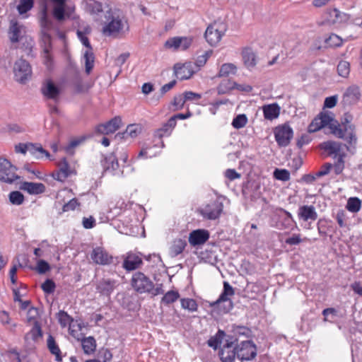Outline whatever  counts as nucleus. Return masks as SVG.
Masks as SVG:
<instances>
[{"mask_svg":"<svg viewBox=\"0 0 362 362\" xmlns=\"http://www.w3.org/2000/svg\"><path fill=\"white\" fill-rule=\"evenodd\" d=\"M352 119L353 115L349 112H345L344 117L341 119V139L346 141L344 144L341 143V165H343V158L346 156L344 148L351 155L356 151L357 138L354 132L355 127L351 124ZM342 168L343 166H341V171Z\"/></svg>","mask_w":362,"mask_h":362,"instance_id":"f257e3e1","label":"nucleus"},{"mask_svg":"<svg viewBox=\"0 0 362 362\" xmlns=\"http://www.w3.org/2000/svg\"><path fill=\"white\" fill-rule=\"evenodd\" d=\"M103 33L107 36H112L123 32L127 27V21L123 11L117 8H109L106 10Z\"/></svg>","mask_w":362,"mask_h":362,"instance_id":"f03ea898","label":"nucleus"},{"mask_svg":"<svg viewBox=\"0 0 362 362\" xmlns=\"http://www.w3.org/2000/svg\"><path fill=\"white\" fill-rule=\"evenodd\" d=\"M325 129L326 134H339V124L335 119L334 114L329 110H322L311 122L308 126V132H316Z\"/></svg>","mask_w":362,"mask_h":362,"instance_id":"7ed1b4c3","label":"nucleus"},{"mask_svg":"<svg viewBox=\"0 0 362 362\" xmlns=\"http://www.w3.org/2000/svg\"><path fill=\"white\" fill-rule=\"evenodd\" d=\"M235 295L234 288L228 281H223V290L218 298L209 303L212 308L211 312L217 315H222L229 313L233 308V303L230 299Z\"/></svg>","mask_w":362,"mask_h":362,"instance_id":"20e7f679","label":"nucleus"},{"mask_svg":"<svg viewBox=\"0 0 362 362\" xmlns=\"http://www.w3.org/2000/svg\"><path fill=\"white\" fill-rule=\"evenodd\" d=\"M227 30L226 23L219 21H215L207 27L204 37L209 45L215 46L221 41Z\"/></svg>","mask_w":362,"mask_h":362,"instance_id":"39448f33","label":"nucleus"},{"mask_svg":"<svg viewBox=\"0 0 362 362\" xmlns=\"http://www.w3.org/2000/svg\"><path fill=\"white\" fill-rule=\"evenodd\" d=\"M131 286L138 293H148L153 288V282L143 272H136L132 276Z\"/></svg>","mask_w":362,"mask_h":362,"instance_id":"423d86ee","label":"nucleus"},{"mask_svg":"<svg viewBox=\"0 0 362 362\" xmlns=\"http://www.w3.org/2000/svg\"><path fill=\"white\" fill-rule=\"evenodd\" d=\"M14 79L22 84L25 83L31 77L32 69L30 64L23 59L16 60L13 65Z\"/></svg>","mask_w":362,"mask_h":362,"instance_id":"0eeeda50","label":"nucleus"},{"mask_svg":"<svg viewBox=\"0 0 362 362\" xmlns=\"http://www.w3.org/2000/svg\"><path fill=\"white\" fill-rule=\"evenodd\" d=\"M223 210V204L218 200H214L198 209L202 217L207 220L218 219Z\"/></svg>","mask_w":362,"mask_h":362,"instance_id":"6e6552de","label":"nucleus"},{"mask_svg":"<svg viewBox=\"0 0 362 362\" xmlns=\"http://www.w3.org/2000/svg\"><path fill=\"white\" fill-rule=\"evenodd\" d=\"M237 358L243 361H251L257 356L256 345L251 340L241 341L236 345Z\"/></svg>","mask_w":362,"mask_h":362,"instance_id":"1a4fd4ad","label":"nucleus"},{"mask_svg":"<svg viewBox=\"0 0 362 362\" xmlns=\"http://www.w3.org/2000/svg\"><path fill=\"white\" fill-rule=\"evenodd\" d=\"M17 168L11 163L3 158L0 162V180L6 183H13L20 177L16 174Z\"/></svg>","mask_w":362,"mask_h":362,"instance_id":"9d476101","label":"nucleus"},{"mask_svg":"<svg viewBox=\"0 0 362 362\" xmlns=\"http://www.w3.org/2000/svg\"><path fill=\"white\" fill-rule=\"evenodd\" d=\"M237 341L236 339L233 337L228 336V339L226 340V343L219 351V356L222 362H233L236 354V346H233L234 344Z\"/></svg>","mask_w":362,"mask_h":362,"instance_id":"9b49d317","label":"nucleus"},{"mask_svg":"<svg viewBox=\"0 0 362 362\" xmlns=\"http://www.w3.org/2000/svg\"><path fill=\"white\" fill-rule=\"evenodd\" d=\"M293 136V129L288 124L278 126L274 129L275 139L279 146H287Z\"/></svg>","mask_w":362,"mask_h":362,"instance_id":"f8f14e48","label":"nucleus"},{"mask_svg":"<svg viewBox=\"0 0 362 362\" xmlns=\"http://www.w3.org/2000/svg\"><path fill=\"white\" fill-rule=\"evenodd\" d=\"M361 96V94L359 87L356 85L350 86L346 89V90L343 93V107L345 109L346 107H350L353 105H356L359 101Z\"/></svg>","mask_w":362,"mask_h":362,"instance_id":"ddd939ff","label":"nucleus"},{"mask_svg":"<svg viewBox=\"0 0 362 362\" xmlns=\"http://www.w3.org/2000/svg\"><path fill=\"white\" fill-rule=\"evenodd\" d=\"M339 175V158L337 159L334 163H325L316 172V176L320 177L328 176L329 178L334 182H338V176Z\"/></svg>","mask_w":362,"mask_h":362,"instance_id":"4468645a","label":"nucleus"},{"mask_svg":"<svg viewBox=\"0 0 362 362\" xmlns=\"http://www.w3.org/2000/svg\"><path fill=\"white\" fill-rule=\"evenodd\" d=\"M54 4L52 15L59 22H62L65 18H69V8L66 6L67 0H50Z\"/></svg>","mask_w":362,"mask_h":362,"instance_id":"2eb2a0df","label":"nucleus"},{"mask_svg":"<svg viewBox=\"0 0 362 362\" xmlns=\"http://www.w3.org/2000/svg\"><path fill=\"white\" fill-rule=\"evenodd\" d=\"M26 28L16 21H11L8 28V34L9 40L12 43L19 42L25 35Z\"/></svg>","mask_w":362,"mask_h":362,"instance_id":"dca6fc26","label":"nucleus"},{"mask_svg":"<svg viewBox=\"0 0 362 362\" xmlns=\"http://www.w3.org/2000/svg\"><path fill=\"white\" fill-rule=\"evenodd\" d=\"M90 257L95 264L101 265L110 264L113 260L112 256L101 247L94 248Z\"/></svg>","mask_w":362,"mask_h":362,"instance_id":"f3484780","label":"nucleus"},{"mask_svg":"<svg viewBox=\"0 0 362 362\" xmlns=\"http://www.w3.org/2000/svg\"><path fill=\"white\" fill-rule=\"evenodd\" d=\"M318 147L322 151L324 157L339 158V143L328 140L320 144Z\"/></svg>","mask_w":362,"mask_h":362,"instance_id":"a211bd4d","label":"nucleus"},{"mask_svg":"<svg viewBox=\"0 0 362 362\" xmlns=\"http://www.w3.org/2000/svg\"><path fill=\"white\" fill-rule=\"evenodd\" d=\"M121 124V117L117 116L106 123L98 125L95 128V131L101 134H112L119 129Z\"/></svg>","mask_w":362,"mask_h":362,"instance_id":"6ab92c4d","label":"nucleus"},{"mask_svg":"<svg viewBox=\"0 0 362 362\" xmlns=\"http://www.w3.org/2000/svg\"><path fill=\"white\" fill-rule=\"evenodd\" d=\"M192 42V38L189 37H174L169 38L165 43L167 48H173L177 49L180 48L182 50L188 49Z\"/></svg>","mask_w":362,"mask_h":362,"instance_id":"aec40b11","label":"nucleus"},{"mask_svg":"<svg viewBox=\"0 0 362 362\" xmlns=\"http://www.w3.org/2000/svg\"><path fill=\"white\" fill-rule=\"evenodd\" d=\"M41 92L45 98L57 102L60 95L59 88L52 82V80H47L41 88Z\"/></svg>","mask_w":362,"mask_h":362,"instance_id":"412c9836","label":"nucleus"},{"mask_svg":"<svg viewBox=\"0 0 362 362\" xmlns=\"http://www.w3.org/2000/svg\"><path fill=\"white\" fill-rule=\"evenodd\" d=\"M117 286V280L103 278L98 282L96 289L100 294L109 296Z\"/></svg>","mask_w":362,"mask_h":362,"instance_id":"4be33fe9","label":"nucleus"},{"mask_svg":"<svg viewBox=\"0 0 362 362\" xmlns=\"http://www.w3.org/2000/svg\"><path fill=\"white\" fill-rule=\"evenodd\" d=\"M75 173V171L70 168L66 159L64 158L59 163V170L52 174V177L56 180L64 182L68 177Z\"/></svg>","mask_w":362,"mask_h":362,"instance_id":"5701e85b","label":"nucleus"},{"mask_svg":"<svg viewBox=\"0 0 362 362\" xmlns=\"http://www.w3.org/2000/svg\"><path fill=\"white\" fill-rule=\"evenodd\" d=\"M142 264V259L139 255L129 252L124 259L122 267L125 270L129 272L139 268Z\"/></svg>","mask_w":362,"mask_h":362,"instance_id":"b1692460","label":"nucleus"},{"mask_svg":"<svg viewBox=\"0 0 362 362\" xmlns=\"http://www.w3.org/2000/svg\"><path fill=\"white\" fill-rule=\"evenodd\" d=\"M209 238V233L206 230L198 229L189 233V243L192 246L202 245Z\"/></svg>","mask_w":362,"mask_h":362,"instance_id":"393cba45","label":"nucleus"},{"mask_svg":"<svg viewBox=\"0 0 362 362\" xmlns=\"http://www.w3.org/2000/svg\"><path fill=\"white\" fill-rule=\"evenodd\" d=\"M298 216L304 221H314L317 218V214L313 206L303 205L299 207Z\"/></svg>","mask_w":362,"mask_h":362,"instance_id":"a878e982","label":"nucleus"},{"mask_svg":"<svg viewBox=\"0 0 362 362\" xmlns=\"http://www.w3.org/2000/svg\"><path fill=\"white\" fill-rule=\"evenodd\" d=\"M28 152L35 159H42L44 156L49 158V153L44 149L40 144L29 143Z\"/></svg>","mask_w":362,"mask_h":362,"instance_id":"bb28decb","label":"nucleus"},{"mask_svg":"<svg viewBox=\"0 0 362 362\" xmlns=\"http://www.w3.org/2000/svg\"><path fill=\"white\" fill-rule=\"evenodd\" d=\"M142 127L139 124H132L127 126L126 130L122 133H119L116 135V137L119 139H134L141 133Z\"/></svg>","mask_w":362,"mask_h":362,"instance_id":"cd10ccee","label":"nucleus"},{"mask_svg":"<svg viewBox=\"0 0 362 362\" xmlns=\"http://www.w3.org/2000/svg\"><path fill=\"white\" fill-rule=\"evenodd\" d=\"M174 72L176 77L180 80L188 79L194 74V71L191 69L190 64H185L182 65L175 64L174 66Z\"/></svg>","mask_w":362,"mask_h":362,"instance_id":"c85d7f7f","label":"nucleus"},{"mask_svg":"<svg viewBox=\"0 0 362 362\" xmlns=\"http://www.w3.org/2000/svg\"><path fill=\"white\" fill-rule=\"evenodd\" d=\"M280 110L281 108L277 103L265 105L262 107L264 117L269 120L277 118L280 114Z\"/></svg>","mask_w":362,"mask_h":362,"instance_id":"c756f323","label":"nucleus"},{"mask_svg":"<svg viewBox=\"0 0 362 362\" xmlns=\"http://www.w3.org/2000/svg\"><path fill=\"white\" fill-rule=\"evenodd\" d=\"M21 189L30 194H39L45 191V186L42 183L24 182Z\"/></svg>","mask_w":362,"mask_h":362,"instance_id":"7c9ffc66","label":"nucleus"},{"mask_svg":"<svg viewBox=\"0 0 362 362\" xmlns=\"http://www.w3.org/2000/svg\"><path fill=\"white\" fill-rule=\"evenodd\" d=\"M241 54L245 66L252 68L256 65V54L250 47L243 48Z\"/></svg>","mask_w":362,"mask_h":362,"instance_id":"2f4dec72","label":"nucleus"},{"mask_svg":"<svg viewBox=\"0 0 362 362\" xmlns=\"http://www.w3.org/2000/svg\"><path fill=\"white\" fill-rule=\"evenodd\" d=\"M175 125L176 122L174 121V119L170 118L167 122L163 124L160 128L158 129L155 132L154 136L159 139L165 136H169Z\"/></svg>","mask_w":362,"mask_h":362,"instance_id":"473e14b6","label":"nucleus"},{"mask_svg":"<svg viewBox=\"0 0 362 362\" xmlns=\"http://www.w3.org/2000/svg\"><path fill=\"white\" fill-rule=\"evenodd\" d=\"M40 23L42 30L47 31V33L54 28V23L48 16L47 7L46 5L44 6L41 11Z\"/></svg>","mask_w":362,"mask_h":362,"instance_id":"72a5a7b5","label":"nucleus"},{"mask_svg":"<svg viewBox=\"0 0 362 362\" xmlns=\"http://www.w3.org/2000/svg\"><path fill=\"white\" fill-rule=\"evenodd\" d=\"M47 348L50 353L55 356V360L57 361H62V357L61 355V351L59 346L57 344L54 338L52 335H49L47 340Z\"/></svg>","mask_w":362,"mask_h":362,"instance_id":"f704fd0d","label":"nucleus"},{"mask_svg":"<svg viewBox=\"0 0 362 362\" xmlns=\"http://www.w3.org/2000/svg\"><path fill=\"white\" fill-rule=\"evenodd\" d=\"M101 162L105 170H116L119 167L117 158L114 153H110L105 156Z\"/></svg>","mask_w":362,"mask_h":362,"instance_id":"c9c22d12","label":"nucleus"},{"mask_svg":"<svg viewBox=\"0 0 362 362\" xmlns=\"http://www.w3.org/2000/svg\"><path fill=\"white\" fill-rule=\"evenodd\" d=\"M186 246L187 243L185 240L181 238L175 239L170 248V256L175 257L181 254Z\"/></svg>","mask_w":362,"mask_h":362,"instance_id":"e433bc0d","label":"nucleus"},{"mask_svg":"<svg viewBox=\"0 0 362 362\" xmlns=\"http://www.w3.org/2000/svg\"><path fill=\"white\" fill-rule=\"evenodd\" d=\"M39 316L38 309L35 307H31L28 309L27 313V320L30 322H33L35 325L34 329H36L39 335H42V331L40 326L37 321V318Z\"/></svg>","mask_w":362,"mask_h":362,"instance_id":"4c0bfd02","label":"nucleus"},{"mask_svg":"<svg viewBox=\"0 0 362 362\" xmlns=\"http://www.w3.org/2000/svg\"><path fill=\"white\" fill-rule=\"evenodd\" d=\"M237 66L233 63H225L221 65L218 76L227 77L230 75H235L237 73Z\"/></svg>","mask_w":362,"mask_h":362,"instance_id":"58836bf2","label":"nucleus"},{"mask_svg":"<svg viewBox=\"0 0 362 362\" xmlns=\"http://www.w3.org/2000/svg\"><path fill=\"white\" fill-rule=\"evenodd\" d=\"M81 344L85 354H90L95 351L96 342L93 337H88L83 339Z\"/></svg>","mask_w":362,"mask_h":362,"instance_id":"ea45409f","label":"nucleus"},{"mask_svg":"<svg viewBox=\"0 0 362 362\" xmlns=\"http://www.w3.org/2000/svg\"><path fill=\"white\" fill-rule=\"evenodd\" d=\"M236 86V82L226 79L223 80L218 86V94H225L232 90L235 89Z\"/></svg>","mask_w":362,"mask_h":362,"instance_id":"a19ab883","label":"nucleus"},{"mask_svg":"<svg viewBox=\"0 0 362 362\" xmlns=\"http://www.w3.org/2000/svg\"><path fill=\"white\" fill-rule=\"evenodd\" d=\"M225 336L226 333L224 332V331L219 329L215 336L211 337L208 340L207 344L210 347L214 349H217V348L221 345V341Z\"/></svg>","mask_w":362,"mask_h":362,"instance_id":"79ce46f5","label":"nucleus"},{"mask_svg":"<svg viewBox=\"0 0 362 362\" xmlns=\"http://www.w3.org/2000/svg\"><path fill=\"white\" fill-rule=\"evenodd\" d=\"M86 9L91 14H98L103 11L102 4L95 0H88L86 4Z\"/></svg>","mask_w":362,"mask_h":362,"instance_id":"37998d69","label":"nucleus"},{"mask_svg":"<svg viewBox=\"0 0 362 362\" xmlns=\"http://www.w3.org/2000/svg\"><path fill=\"white\" fill-rule=\"evenodd\" d=\"M86 73L89 74L94 66L95 57L92 50H86L83 54Z\"/></svg>","mask_w":362,"mask_h":362,"instance_id":"c03bdc74","label":"nucleus"},{"mask_svg":"<svg viewBox=\"0 0 362 362\" xmlns=\"http://www.w3.org/2000/svg\"><path fill=\"white\" fill-rule=\"evenodd\" d=\"M361 207V201L358 197H350L347 201L346 206V209L352 213H356L359 211Z\"/></svg>","mask_w":362,"mask_h":362,"instance_id":"a18cd8bd","label":"nucleus"},{"mask_svg":"<svg viewBox=\"0 0 362 362\" xmlns=\"http://www.w3.org/2000/svg\"><path fill=\"white\" fill-rule=\"evenodd\" d=\"M34 6V0H21L17 10L20 14H24L31 10Z\"/></svg>","mask_w":362,"mask_h":362,"instance_id":"49530a36","label":"nucleus"},{"mask_svg":"<svg viewBox=\"0 0 362 362\" xmlns=\"http://www.w3.org/2000/svg\"><path fill=\"white\" fill-rule=\"evenodd\" d=\"M247 121L246 115L240 114L233 119L232 126L236 129H240L247 124Z\"/></svg>","mask_w":362,"mask_h":362,"instance_id":"de8ad7c7","label":"nucleus"},{"mask_svg":"<svg viewBox=\"0 0 362 362\" xmlns=\"http://www.w3.org/2000/svg\"><path fill=\"white\" fill-rule=\"evenodd\" d=\"M179 297L180 294L177 291H170L163 296L161 299V303L165 305H169L176 301Z\"/></svg>","mask_w":362,"mask_h":362,"instance_id":"09e8293b","label":"nucleus"},{"mask_svg":"<svg viewBox=\"0 0 362 362\" xmlns=\"http://www.w3.org/2000/svg\"><path fill=\"white\" fill-rule=\"evenodd\" d=\"M181 306L183 309L188 310L190 312H194L197 310V303L196 300L192 298L181 299Z\"/></svg>","mask_w":362,"mask_h":362,"instance_id":"8fccbe9b","label":"nucleus"},{"mask_svg":"<svg viewBox=\"0 0 362 362\" xmlns=\"http://www.w3.org/2000/svg\"><path fill=\"white\" fill-rule=\"evenodd\" d=\"M9 201L12 204L21 205L24 202V196L19 191H13L9 194Z\"/></svg>","mask_w":362,"mask_h":362,"instance_id":"3c124183","label":"nucleus"},{"mask_svg":"<svg viewBox=\"0 0 362 362\" xmlns=\"http://www.w3.org/2000/svg\"><path fill=\"white\" fill-rule=\"evenodd\" d=\"M41 39L43 43V51L44 53H48L51 49V36L45 30H42L41 32Z\"/></svg>","mask_w":362,"mask_h":362,"instance_id":"603ef678","label":"nucleus"},{"mask_svg":"<svg viewBox=\"0 0 362 362\" xmlns=\"http://www.w3.org/2000/svg\"><path fill=\"white\" fill-rule=\"evenodd\" d=\"M275 179L281 181H288L290 180V173L286 169H275L274 171Z\"/></svg>","mask_w":362,"mask_h":362,"instance_id":"864d4df0","label":"nucleus"},{"mask_svg":"<svg viewBox=\"0 0 362 362\" xmlns=\"http://www.w3.org/2000/svg\"><path fill=\"white\" fill-rule=\"evenodd\" d=\"M57 318L62 327H66L71 320V317L64 310H60L57 313Z\"/></svg>","mask_w":362,"mask_h":362,"instance_id":"5fc2aeb1","label":"nucleus"},{"mask_svg":"<svg viewBox=\"0 0 362 362\" xmlns=\"http://www.w3.org/2000/svg\"><path fill=\"white\" fill-rule=\"evenodd\" d=\"M84 138L76 139L71 140L69 144L64 147L65 151L69 154H74V149L78 146L82 141H84Z\"/></svg>","mask_w":362,"mask_h":362,"instance_id":"6e6d98bb","label":"nucleus"},{"mask_svg":"<svg viewBox=\"0 0 362 362\" xmlns=\"http://www.w3.org/2000/svg\"><path fill=\"white\" fill-rule=\"evenodd\" d=\"M42 289L45 293L50 294L54 291L55 284L52 279H47L41 286Z\"/></svg>","mask_w":362,"mask_h":362,"instance_id":"4d7b16f0","label":"nucleus"},{"mask_svg":"<svg viewBox=\"0 0 362 362\" xmlns=\"http://www.w3.org/2000/svg\"><path fill=\"white\" fill-rule=\"evenodd\" d=\"M322 314L325 321L332 322L337 316V311L334 308H326L322 311Z\"/></svg>","mask_w":362,"mask_h":362,"instance_id":"13d9d810","label":"nucleus"},{"mask_svg":"<svg viewBox=\"0 0 362 362\" xmlns=\"http://www.w3.org/2000/svg\"><path fill=\"white\" fill-rule=\"evenodd\" d=\"M79 205L80 203L78 202V199L76 198H74L63 205L62 212L74 211Z\"/></svg>","mask_w":362,"mask_h":362,"instance_id":"bf43d9fd","label":"nucleus"},{"mask_svg":"<svg viewBox=\"0 0 362 362\" xmlns=\"http://www.w3.org/2000/svg\"><path fill=\"white\" fill-rule=\"evenodd\" d=\"M72 85L74 88L75 92L81 93L85 91V88L82 83V80L78 74H77L72 82Z\"/></svg>","mask_w":362,"mask_h":362,"instance_id":"052dcab7","label":"nucleus"},{"mask_svg":"<svg viewBox=\"0 0 362 362\" xmlns=\"http://www.w3.org/2000/svg\"><path fill=\"white\" fill-rule=\"evenodd\" d=\"M327 13L328 15L327 21L332 23H334L339 16V11L337 8L327 9Z\"/></svg>","mask_w":362,"mask_h":362,"instance_id":"680f3d73","label":"nucleus"},{"mask_svg":"<svg viewBox=\"0 0 362 362\" xmlns=\"http://www.w3.org/2000/svg\"><path fill=\"white\" fill-rule=\"evenodd\" d=\"M98 357L102 360L101 362H108L112 358L111 351L107 349H103L98 353Z\"/></svg>","mask_w":362,"mask_h":362,"instance_id":"e2e57ef3","label":"nucleus"},{"mask_svg":"<svg viewBox=\"0 0 362 362\" xmlns=\"http://www.w3.org/2000/svg\"><path fill=\"white\" fill-rule=\"evenodd\" d=\"M325 42L328 47H338L339 46V36L332 34L328 38L325 39Z\"/></svg>","mask_w":362,"mask_h":362,"instance_id":"0e129e2a","label":"nucleus"},{"mask_svg":"<svg viewBox=\"0 0 362 362\" xmlns=\"http://www.w3.org/2000/svg\"><path fill=\"white\" fill-rule=\"evenodd\" d=\"M50 269L49 264L43 260L40 259L37 262V270L40 274H45Z\"/></svg>","mask_w":362,"mask_h":362,"instance_id":"69168bd1","label":"nucleus"},{"mask_svg":"<svg viewBox=\"0 0 362 362\" xmlns=\"http://www.w3.org/2000/svg\"><path fill=\"white\" fill-rule=\"evenodd\" d=\"M303 242L300 234H293L291 237L286 239L285 243L289 245H296Z\"/></svg>","mask_w":362,"mask_h":362,"instance_id":"338daca9","label":"nucleus"},{"mask_svg":"<svg viewBox=\"0 0 362 362\" xmlns=\"http://www.w3.org/2000/svg\"><path fill=\"white\" fill-rule=\"evenodd\" d=\"M210 54L211 53L209 52H205L203 54L199 56L196 59V65L199 67L203 66L208 60Z\"/></svg>","mask_w":362,"mask_h":362,"instance_id":"774afa93","label":"nucleus"}]
</instances>
